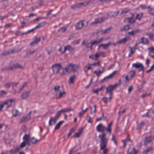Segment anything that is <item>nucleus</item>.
I'll return each mask as SVG.
<instances>
[{
  "label": "nucleus",
  "mask_w": 154,
  "mask_h": 154,
  "mask_svg": "<svg viewBox=\"0 0 154 154\" xmlns=\"http://www.w3.org/2000/svg\"><path fill=\"white\" fill-rule=\"evenodd\" d=\"M97 131L98 132H102V133L100 134L98 137L100 139V150H102L106 148L108 142V139L106 138V134L104 133L105 130L107 131V128H106L102 124H98L96 127Z\"/></svg>",
  "instance_id": "nucleus-1"
},
{
  "label": "nucleus",
  "mask_w": 154,
  "mask_h": 154,
  "mask_svg": "<svg viewBox=\"0 0 154 154\" xmlns=\"http://www.w3.org/2000/svg\"><path fill=\"white\" fill-rule=\"evenodd\" d=\"M79 67L80 66L78 65L69 63L68 64L66 67L63 68L62 69L65 70L66 72H67L69 70H71L72 72H75L78 70Z\"/></svg>",
  "instance_id": "nucleus-2"
},
{
  "label": "nucleus",
  "mask_w": 154,
  "mask_h": 154,
  "mask_svg": "<svg viewBox=\"0 0 154 154\" xmlns=\"http://www.w3.org/2000/svg\"><path fill=\"white\" fill-rule=\"evenodd\" d=\"M17 68L23 69V67L21 65L18 64V63H16V64L12 65L11 66L5 67L3 68H2V70L3 71H4L5 70H12L14 69Z\"/></svg>",
  "instance_id": "nucleus-3"
},
{
  "label": "nucleus",
  "mask_w": 154,
  "mask_h": 154,
  "mask_svg": "<svg viewBox=\"0 0 154 154\" xmlns=\"http://www.w3.org/2000/svg\"><path fill=\"white\" fill-rule=\"evenodd\" d=\"M118 84L117 83L114 85H110L107 87L106 88V91L105 93L106 94H109L110 96H111L113 93L112 91L118 86Z\"/></svg>",
  "instance_id": "nucleus-4"
},
{
  "label": "nucleus",
  "mask_w": 154,
  "mask_h": 154,
  "mask_svg": "<svg viewBox=\"0 0 154 154\" xmlns=\"http://www.w3.org/2000/svg\"><path fill=\"white\" fill-rule=\"evenodd\" d=\"M61 67V63L55 64L52 66V68L54 73L56 74H57Z\"/></svg>",
  "instance_id": "nucleus-5"
},
{
  "label": "nucleus",
  "mask_w": 154,
  "mask_h": 154,
  "mask_svg": "<svg viewBox=\"0 0 154 154\" xmlns=\"http://www.w3.org/2000/svg\"><path fill=\"white\" fill-rule=\"evenodd\" d=\"M82 45H84L87 48H90L91 50L92 49L93 45H91V41L89 42L88 40H83Z\"/></svg>",
  "instance_id": "nucleus-6"
},
{
  "label": "nucleus",
  "mask_w": 154,
  "mask_h": 154,
  "mask_svg": "<svg viewBox=\"0 0 154 154\" xmlns=\"http://www.w3.org/2000/svg\"><path fill=\"white\" fill-rule=\"evenodd\" d=\"M132 66L133 67H135L137 69H139V71H140L143 70L144 68L143 64L139 62L132 64Z\"/></svg>",
  "instance_id": "nucleus-7"
},
{
  "label": "nucleus",
  "mask_w": 154,
  "mask_h": 154,
  "mask_svg": "<svg viewBox=\"0 0 154 154\" xmlns=\"http://www.w3.org/2000/svg\"><path fill=\"white\" fill-rule=\"evenodd\" d=\"M32 112L30 111L25 116H24L23 118L21 119L20 120V122H25L29 120L30 118V115Z\"/></svg>",
  "instance_id": "nucleus-8"
},
{
  "label": "nucleus",
  "mask_w": 154,
  "mask_h": 154,
  "mask_svg": "<svg viewBox=\"0 0 154 154\" xmlns=\"http://www.w3.org/2000/svg\"><path fill=\"white\" fill-rule=\"evenodd\" d=\"M116 72V71H114L112 74H110L109 76L105 77L103 79L101 80V82H107L109 79L113 78L114 75Z\"/></svg>",
  "instance_id": "nucleus-9"
},
{
  "label": "nucleus",
  "mask_w": 154,
  "mask_h": 154,
  "mask_svg": "<svg viewBox=\"0 0 154 154\" xmlns=\"http://www.w3.org/2000/svg\"><path fill=\"white\" fill-rule=\"evenodd\" d=\"M84 21H82L78 22L75 25V27L76 30L82 29L84 26Z\"/></svg>",
  "instance_id": "nucleus-10"
},
{
  "label": "nucleus",
  "mask_w": 154,
  "mask_h": 154,
  "mask_svg": "<svg viewBox=\"0 0 154 154\" xmlns=\"http://www.w3.org/2000/svg\"><path fill=\"white\" fill-rule=\"evenodd\" d=\"M104 39L102 37H101L96 40L91 41V45L93 46L95 44H98L104 40Z\"/></svg>",
  "instance_id": "nucleus-11"
},
{
  "label": "nucleus",
  "mask_w": 154,
  "mask_h": 154,
  "mask_svg": "<svg viewBox=\"0 0 154 154\" xmlns=\"http://www.w3.org/2000/svg\"><path fill=\"white\" fill-rule=\"evenodd\" d=\"M112 43L110 42H108L107 44H102L99 45V47H102L103 49L105 50H107L109 49L110 45Z\"/></svg>",
  "instance_id": "nucleus-12"
},
{
  "label": "nucleus",
  "mask_w": 154,
  "mask_h": 154,
  "mask_svg": "<svg viewBox=\"0 0 154 154\" xmlns=\"http://www.w3.org/2000/svg\"><path fill=\"white\" fill-rule=\"evenodd\" d=\"M128 40V38L125 37L123 39H120L116 42V43L119 44H125L127 41Z\"/></svg>",
  "instance_id": "nucleus-13"
},
{
  "label": "nucleus",
  "mask_w": 154,
  "mask_h": 154,
  "mask_svg": "<svg viewBox=\"0 0 154 154\" xmlns=\"http://www.w3.org/2000/svg\"><path fill=\"white\" fill-rule=\"evenodd\" d=\"M152 140V139L151 136L146 137L144 139V145L145 146H146L147 144L149 143Z\"/></svg>",
  "instance_id": "nucleus-14"
},
{
  "label": "nucleus",
  "mask_w": 154,
  "mask_h": 154,
  "mask_svg": "<svg viewBox=\"0 0 154 154\" xmlns=\"http://www.w3.org/2000/svg\"><path fill=\"white\" fill-rule=\"evenodd\" d=\"M57 119H58L55 117L50 118L49 122V125L50 126L52 125V122L53 123V124H54L56 122Z\"/></svg>",
  "instance_id": "nucleus-15"
},
{
  "label": "nucleus",
  "mask_w": 154,
  "mask_h": 154,
  "mask_svg": "<svg viewBox=\"0 0 154 154\" xmlns=\"http://www.w3.org/2000/svg\"><path fill=\"white\" fill-rule=\"evenodd\" d=\"M83 130V128H81L80 129L77 133H75L73 135V137L74 138H76L79 137L82 134Z\"/></svg>",
  "instance_id": "nucleus-16"
},
{
  "label": "nucleus",
  "mask_w": 154,
  "mask_h": 154,
  "mask_svg": "<svg viewBox=\"0 0 154 154\" xmlns=\"http://www.w3.org/2000/svg\"><path fill=\"white\" fill-rule=\"evenodd\" d=\"M64 51L63 53L65 52L66 50H68L70 51H72L75 50V48L71 47L70 45H67L64 47Z\"/></svg>",
  "instance_id": "nucleus-17"
},
{
  "label": "nucleus",
  "mask_w": 154,
  "mask_h": 154,
  "mask_svg": "<svg viewBox=\"0 0 154 154\" xmlns=\"http://www.w3.org/2000/svg\"><path fill=\"white\" fill-rule=\"evenodd\" d=\"M30 94L29 91H26L24 92L21 95V97L22 99H25L28 97Z\"/></svg>",
  "instance_id": "nucleus-18"
},
{
  "label": "nucleus",
  "mask_w": 154,
  "mask_h": 154,
  "mask_svg": "<svg viewBox=\"0 0 154 154\" xmlns=\"http://www.w3.org/2000/svg\"><path fill=\"white\" fill-rule=\"evenodd\" d=\"M41 40V37H39L36 38L35 40L30 44V45L31 46H34L38 44V42H40Z\"/></svg>",
  "instance_id": "nucleus-19"
},
{
  "label": "nucleus",
  "mask_w": 154,
  "mask_h": 154,
  "mask_svg": "<svg viewBox=\"0 0 154 154\" xmlns=\"http://www.w3.org/2000/svg\"><path fill=\"white\" fill-rule=\"evenodd\" d=\"M141 42H139V43H142L144 44H149V41L147 38L143 37L141 38Z\"/></svg>",
  "instance_id": "nucleus-20"
},
{
  "label": "nucleus",
  "mask_w": 154,
  "mask_h": 154,
  "mask_svg": "<svg viewBox=\"0 0 154 154\" xmlns=\"http://www.w3.org/2000/svg\"><path fill=\"white\" fill-rule=\"evenodd\" d=\"M93 69L91 64H88L85 65L84 67V71L86 73H87L88 71L90 69Z\"/></svg>",
  "instance_id": "nucleus-21"
},
{
  "label": "nucleus",
  "mask_w": 154,
  "mask_h": 154,
  "mask_svg": "<svg viewBox=\"0 0 154 154\" xmlns=\"http://www.w3.org/2000/svg\"><path fill=\"white\" fill-rule=\"evenodd\" d=\"M102 70H99L98 71H97L96 70L95 71L94 73V74H96V75L98 77L100 76L102 74L105 70V68L104 67H103L102 68Z\"/></svg>",
  "instance_id": "nucleus-22"
},
{
  "label": "nucleus",
  "mask_w": 154,
  "mask_h": 154,
  "mask_svg": "<svg viewBox=\"0 0 154 154\" xmlns=\"http://www.w3.org/2000/svg\"><path fill=\"white\" fill-rule=\"evenodd\" d=\"M13 101V100L10 99L5 102L3 104H4V106L6 105L7 107H8L12 105Z\"/></svg>",
  "instance_id": "nucleus-23"
},
{
  "label": "nucleus",
  "mask_w": 154,
  "mask_h": 154,
  "mask_svg": "<svg viewBox=\"0 0 154 154\" xmlns=\"http://www.w3.org/2000/svg\"><path fill=\"white\" fill-rule=\"evenodd\" d=\"M66 94V93L64 91L62 92H60L59 94L56 93L55 94L56 98L57 99L60 98L65 96Z\"/></svg>",
  "instance_id": "nucleus-24"
},
{
  "label": "nucleus",
  "mask_w": 154,
  "mask_h": 154,
  "mask_svg": "<svg viewBox=\"0 0 154 154\" xmlns=\"http://www.w3.org/2000/svg\"><path fill=\"white\" fill-rule=\"evenodd\" d=\"M139 29H134L131 32H128V34L131 36H133L136 33H138L139 32Z\"/></svg>",
  "instance_id": "nucleus-25"
},
{
  "label": "nucleus",
  "mask_w": 154,
  "mask_h": 154,
  "mask_svg": "<svg viewBox=\"0 0 154 154\" xmlns=\"http://www.w3.org/2000/svg\"><path fill=\"white\" fill-rule=\"evenodd\" d=\"M102 19L101 17L95 19L94 21L91 23V24H97L102 22Z\"/></svg>",
  "instance_id": "nucleus-26"
},
{
  "label": "nucleus",
  "mask_w": 154,
  "mask_h": 154,
  "mask_svg": "<svg viewBox=\"0 0 154 154\" xmlns=\"http://www.w3.org/2000/svg\"><path fill=\"white\" fill-rule=\"evenodd\" d=\"M112 27H109L108 28H106L104 30H103L102 29L101 30L102 34H106L108 33L111 30Z\"/></svg>",
  "instance_id": "nucleus-27"
},
{
  "label": "nucleus",
  "mask_w": 154,
  "mask_h": 154,
  "mask_svg": "<svg viewBox=\"0 0 154 154\" xmlns=\"http://www.w3.org/2000/svg\"><path fill=\"white\" fill-rule=\"evenodd\" d=\"M23 139L24 141L28 143L29 141L30 136L29 135L25 134L23 137Z\"/></svg>",
  "instance_id": "nucleus-28"
},
{
  "label": "nucleus",
  "mask_w": 154,
  "mask_h": 154,
  "mask_svg": "<svg viewBox=\"0 0 154 154\" xmlns=\"http://www.w3.org/2000/svg\"><path fill=\"white\" fill-rule=\"evenodd\" d=\"M131 26L129 24H127L124 27L121 28L120 29L121 31H127L130 28Z\"/></svg>",
  "instance_id": "nucleus-29"
},
{
  "label": "nucleus",
  "mask_w": 154,
  "mask_h": 154,
  "mask_svg": "<svg viewBox=\"0 0 154 154\" xmlns=\"http://www.w3.org/2000/svg\"><path fill=\"white\" fill-rule=\"evenodd\" d=\"M136 72L134 70H132L130 71L128 73V75L130 76V79H131L134 77L135 75Z\"/></svg>",
  "instance_id": "nucleus-30"
},
{
  "label": "nucleus",
  "mask_w": 154,
  "mask_h": 154,
  "mask_svg": "<svg viewBox=\"0 0 154 154\" xmlns=\"http://www.w3.org/2000/svg\"><path fill=\"white\" fill-rule=\"evenodd\" d=\"M90 2V1H88L84 2L79 3V7L80 8L82 6H86L88 5Z\"/></svg>",
  "instance_id": "nucleus-31"
},
{
  "label": "nucleus",
  "mask_w": 154,
  "mask_h": 154,
  "mask_svg": "<svg viewBox=\"0 0 154 154\" xmlns=\"http://www.w3.org/2000/svg\"><path fill=\"white\" fill-rule=\"evenodd\" d=\"M146 34L148 36L149 38L154 41V33H146Z\"/></svg>",
  "instance_id": "nucleus-32"
},
{
  "label": "nucleus",
  "mask_w": 154,
  "mask_h": 154,
  "mask_svg": "<svg viewBox=\"0 0 154 154\" xmlns=\"http://www.w3.org/2000/svg\"><path fill=\"white\" fill-rule=\"evenodd\" d=\"M75 77V75H72L70 77L69 79V83L70 84H73L74 83V80Z\"/></svg>",
  "instance_id": "nucleus-33"
},
{
  "label": "nucleus",
  "mask_w": 154,
  "mask_h": 154,
  "mask_svg": "<svg viewBox=\"0 0 154 154\" xmlns=\"http://www.w3.org/2000/svg\"><path fill=\"white\" fill-rule=\"evenodd\" d=\"M112 123V122H111L108 125V127L107 128V131L110 133L111 132V126Z\"/></svg>",
  "instance_id": "nucleus-34"
},
{
  "label": "nucleus",
  "mask_w": 154,
  "mask_h": 154,
  "mask_svg": "<svg viewBox=\"0 0 154 154\" xmlns=\"http://www.w3.org/2000/svg\"><path fill=\"white\" fill-rule=\"evenodd\" d=\"M64 122L63 121H62L60 122H58L55 126V130H57L58 129L60 125L62 124Z\"/></svg>",
  "instance_id": "nucleus-35"
},
{
  "label": "nucleus",
  "mask_w": 154,
  "mask_h": 154,
  "mask_svg": "<svg viewBox=\"0 0 154 154\" xmlns=\"http://www.w3.org/2000/svg\"><path fill=\"white\" fill-rule=\"evenodd\" d=\"M112 99V97L111 96H110L109 97H103L102 98V100L105 103H106L107 102V101L109 100V101H110L111 99Z\"/></svg>",
  "instance_id": "nucleus-36"
},
{
  "label": "nucleus",
  "mask_w": 154,
  "mask_h": 154,
  "mask_svg": "<svg viewBox=\"0 0 154 154\" xmlns=\"http://www.w3.org/2000/svg\"><path fill=\"white\" fill-rule=\"evenodd\" d=\"M41 140L40 139L39 140L35 138L34 137H32L31 139V142L33 144H35L37 143L38 141H40Z\"/></svg>",
  "instance_id": "nucleus-37"
},
{
  "label": "nucleus",
  "mask_w": 154,
  "mask_h": 154,
  "mask_svg": "<svg viewBox=\"0 0 154 154\" xmlns=\"http://www.w3.org/2000/svg\"><path fill=\"white\" fill-rule=\"evenodd\" d=\"M79 5L78 3L75 4L71 6V8L72 10H75L76 8H80Z\"/></svg>",
  "instance_id": "nucleus-38"
},
{
  "label": "nucleus",
  "mask_w": 154,
  "mask_h": 154,
  "mask_svg": "<svg viewBox=\"0 0 154 154\" xmlns=\"http://www.w3.org/2000/svg\"><path fill=\"white\" fill-rule=\"evenodd\" d=\"M12 114L13 116L15 117L19 115V111L16 109H15L13 111Z\"/></svg>",
  "instance_id": "nucleus-39"
},
{
  "label": "nucleus",
  "mask_w": 154,
  "mask_h": 154,
  "mask_svg": "<svg viewBox=\"0 0 154 154\" xmlns=\"http://www.w3.org/2000/svg\"><path fill=\"white\" fill-rule=\"evenodd\" d=\"M45 24L46 23L45 22H42L40 23H39L35 27V29H37L38 28L44 26L45 25Z\"/></svg>",
  "instance_id": "nucleus-40"
},
{
  "label": "nucleus",
  "mask_w": 154,
  "mask_h": 154,
  "mask_svg": "<svg viewBox=\"0 0 154 154\" xmlns=\"http://www.w3.org/2000/svg\"><path fill=\"white\" fill-rule=\"evenodd\" d=\"M152 149L151 147H149L147 149L143 151V153L145 154H147L148 152L150 151Z\"/></svg>",
  "instance_id": "nucleus-41"
},
{
  "label": "nucleus",
  "mask_w": 154,
  "mask_h": 154,
  "mask_svg": "<svg viewBox=\"0 0 154 154\" xmlns=\"http://www.w3.org/2000/svg\"><path fill=\"white\" fill-rule=\"evenodd\" d=\"M127 20L130 23H132L135 22V20L132 17L128 18Z\"/></svg>",
  "instance_id": "nucleus-42"
},
{
  "label": "nucleus",
  "mask_w": 154,
  "mask_h": 154,
  "mask_svg": "<svg viewBox=\"0 0 154 154\" xmlns=\"http://www.w3.org/2000/svg\"><path fill=\"white\" fill-rule=\"evenodd\" d=\"M143 16V14L142 13L137 14L136 16V19L140 20V18L142 17Z\"/></svg>",
  "instance_id": "nucleus-43"
},
{
  "label": "nucleus",
  "mask_w": 154,
  "mask_h": 154,
  "mask_svg": "<svg viewBox=\"0 0 154 154\" xmlns=\"http://www.w3.org/2000/svg\"><path fill=\"white\" fill-rule=\"evenodd\" d=\"M75 146H74L73 148H72L69 151V154H73L74 153H75L77 152L76 150H75Z\"/></svg>",
  "instance_id": "nucleus-44"
},
{
  "label": "nucleus",
  "mask_w": 154,
  "mask_h": 154,
  "mask_svg": "<svg viewBox=\"0 0 154 154\" xmlns=\"http://www.w3.org/2000/svg\"><path fill=\"white\" fill-rule=\"evenodd\" d=\"M130 9L127 8H125L124 10H122L121 11V13L120 14V15H122V14H126L128 12V11H129Z\"/></svg>",
  "instance_id": "nucleus-45"
},
{
  "label": "nucleus",
  "mask_w": 154,
  "mask_h": 154,
  "mask_svg": "<svg viewBox=\"0 0 154 154\" xmlns=\"http://www.w3.org/2000/svg\"><path fill=\"white\" fill-rule=\"evenodd\" d=\"M129 48L130 50V52L128 56L130 57L134 53L135 51L133 50V48L131 47H129Z\"/></svg>",
  "instance_id": "nucleus-46"
},
{
  "label": "nucleus",
  "mask_w": 154,
  "mask_h": 154,
  "mask_svg": "<svg viewBox=\"0 0 154 154\" xmlns=\"http://www.w3.org/2000/svg\"><path fill=\"white\" fill-rule=\"evenodd\" d=\"M138 151L136 150L135 148H133L130 152V154H137Z\"/></svg>",
  "instance_id": "nucleus-47"
},
{
  "label": "nucleus",
  "mask_w": 154,
  "mask_h": 154,
  "mask_svg": "<svg viewBox=\"0 0 154 154\" xmlns=\"http://www.w3.org/2000/svg\"><path fill=\"white\" fill-rule=\"evenodd\" d=\"M94 109L93 110V108L92 107H91V114H92L93 113H95L96 112V105H94Z\"/></svg>",
  "instance_id": "nucleus-48"
},
{
  "label": "nucleus",
  "mask_w": 154,
  "mask_h": 154,
  "mask_svg": "<svg viewBox=\"0 0 154 154\" xmlns=\"http://www.w3.org/2000/svg\"><path fill=\"white\" fill-rule=\"evenodd\" d=\"M36 52V50H34L33 51L29 50L28 52L26 53V54L28 56V55H32L33 54L35 53Z\"/></svg>",
  "instance_id": "nucleus-49"
},
{
  "label": "nucleus",
  "mask_w": 154,
  "mask_h": 154,
  "mask_svg": "<svg viewBox=\"0 0 154 154\" xmlns=\"http://www.w3.org/2000/svg\"><path fill=\"white\" fill-rule=\"evenodd\" d=\"M145 123L143 122H141L140 123L137 125L136 129H138L142 127L144 124Z\"/></svg>",
  "instance_id": "nucleus-50"
},
{
  "label": "nucleus",
  "mask_w": 154,
  "mask_h": 154,
  "mask_svg": "<svg viewBox=\"0 0 154 154\" xmlns=\"http://www.w3.org/2000/svg\"><path fill=\"white\" fill-rule=\"evenodd\" d=\"M60 88V86L59 85H56L54 88V90L55 91H59Z\"/></svg>",
  "instance_id": "nucleus-51"
},
{
  "label": "nucleus",
  "mask_w": 154,
  "mask_h": 154,
  "mask_svg": "<svg viewBox=\"0 0 154 154\" xmlns=\"http://www.w3.org/2000/svg\"><path fill=\"white\" fill-rule=\"evenodd\" d=\"M149 13L152 15H154V8H150L148 10Z\"/></svg>",
  "instance_id": "nucleus-52"
},
{
  "label": "nucleus",
  "mask_w": 154,
  "mask_h": 154,
  "mask_svg": "<svg viewBox=\"0 0 154 154\" xmlns=\"http://www.w3.org/2000/svg\"><path fill=\"white\" fill-rule=\"evenodd\" d=\"M86 119L87 120L88 122L92 123V121L91 120V117L89 116H88L86 118Z\"/></svg>",
  "instance_id": "nucleus-53"
},
{
  "label": "nucleus",
  "mask_w": 154,
  "mask_h": 154,
  "mask_svg": "<svg viewBox=\"0 0 154 154\" xmlns=\"http://www.w3.org/2000/svg\"><path fill=\"white\" fill-rule=\"evenodd\" d=\"M26 142L23 141L20 144V148H22L26 146Z\"/></svg>",
  "instance_id": "nucleus-54"
},
{
  "label": "nucleus",
  "mask_w": 154,
  "mask_h": 154,
  "mask_svg": "<svg viewBox=\"0 0 154 154\" xmlns=\"http://www.w3.org/2000/svg\"><path fill=\"white\" fill-rule=\"evenodd\" d=\"M74 130V129L73 128H71L70 131H69L68 134H67V137H69L71 134L72 133Z\"/></svg>",
  "instance_id": "nucleus-55"
},
{
  "label": "nucleus",
  "mask_w": 154,
  "mask_h": 154,
  "mask_svg": "<svg viewBox=\"0 0 154 154\" xmlns=\"http://www.w3.org/2000/svg\"><path fill=\"white\" fill-rule=\"evenodd\" d=\"M100 63L99 62L96 63H94L93 64H91L92 67L93 66H94V67H97L99 66L100 65Z\"/></svg>",
  "instance_id": "nucleus-56"
},
{
  "label": "nucleus",
  "mask_w": 154,
  "mask_h": 154,
  "mask_svg": "<svg viewBox=\"0 0 154 154\" xmlns=\"http://www.w3.org/2000/svg\"><path fill=\"white\" fill-rule=\"evenodd\" d=\"M22 49V48L20 49L19 50H16L15 49H13L11 50V53H16L18 52H19Z\"/></svg>",
  "instance_id": "nucleus-57"
},
{
  "label": "nucleus",
  "mask_w": 154,
  "mask_h": 154,
  "mask_svg": "<svg viewBox=\"0 0 154 154\" xmlns=\"http://www.w3.org/2000/svg\"><path fill=\"white\" fill-rule=\"evenodd\" d=\"M61 113V112L60 111V110L58 111L57 112V113L55 117L57 118V119H58V118L59 117V116H60Z\"/></svg>",
  "instance_id": "nucleus-58"
},
{
  "label": "nucleus",
  "mask_w": 154,
  "mask_h": 154,
  "mask_svg": "<svg viewBox=\"0 0 154 154\" xmlns=\"http://www.w3.org/2000/svg\"><path fill=\"white\" fill-rule=\"evenodd\" d=\"M6 94V92L5 91L3 90H2L1 91L0 93V96H3L5 95Z\"/></svg>",
  "instance_id": "nucleus-59"
},
{
  "label": "nucleus",
  "mask_w": 154,
  "mask_h": 154,
  "mask_svg": "<svg viewBox=\"0 0 154 154\" xmlns=\"http://www.w3.org/2000/svg\"><path fill=\"white\" fill-rule=\"evenodd\" d=\"M112 140L113 141L115 144L116 145H117V142L115 138V136L114 135H112Z\"/></svg>",
  "instance_id": "nucleus-60"
},
{
  "label": "nucleus",
  "mask_w": 154,
  "mask_h": 154,
  "mask_svg": "<svg viewBox=\"0 0 154 154\" xmlns=\"http://www.w3.org/2000/svg\"><path fill=\"white\" fill-rule=\"evenodd\" d=\"M66 30V28L65 27H61L60 28L59 30L58 31L60 32H65Z\"/></svg>",
  "instance_id": "nucleus-61"
},
{
  "label": "nucleus",
  "mask_w": 154,
  "mask_h": 154,
  "mask_svg": "<svg viewBox=\"0 0 154 154\" xmlns=\"http://www.w3.org/2000/svg\"><path fill=\"white\" fill-rule=\"evenodd\" d=\"M10 51H5L3 53H2L1 54V55H3V56H6V55H8L9 54H10Z\"/></svg>",
  "instance_id": "nucleus-62"
},
{
  "label": "nucleus",
  "mask_w": 154,
  "mask_h": 154,
  "mask_svg": "<svg viewBox=\"0 0 154 154\" xmlns=\"http://www.w3.org/2000/svg\"><path fill=\"white\" fill-rule=\"evenodd\" d=\"M26 23V22L25 20H23L21 22V26L23 28V27Z\"/></svg>",
  "instance_id": "nucleus-63"
},
{
  "label": "nucleus",
  "mask_w": 154,
  "mask_h": 154,
  "mask_svg": "<svg viewBox=\"0 0 154 154\" xmlns=\"http://www.w3.org/2000/svg\"><path fill=\"white\" fill-rule=\"evenodd\" d=\"M11 86V83H7L5 84L4 86L6 88H9Z\"/></svg>",
  "instance_id": "nucleus-64"
}]
</instances>
